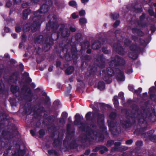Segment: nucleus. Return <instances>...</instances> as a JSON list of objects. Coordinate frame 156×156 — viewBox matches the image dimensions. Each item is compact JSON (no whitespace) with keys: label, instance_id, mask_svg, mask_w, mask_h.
<instances>
[{"label":"nucleus","instance_id":"obj_20","mask_svg":"<svg viewBox=\"0 0 156 156\" xmlns=\"http://www.w3.org/2000/svg\"><path fill=\"white\" fill-rule=\"evenodd\" d=\"M118 97L117 96H115L114 97L113 101L114 105L116 107H117L118 105V102L117 100Z\"/></svg>","mask_w":156,"mask_h":156},{"label":"nucleus","instance_id":"obj_37","mask_svg":"<svg viewBox=\"0 0 156 156\" xmlns=\"http://www.w3.org/2000/svg\"><path fill=\"white\" fill-rule=\"evenodd\" d=\"M142 89L140 87L137 90H136L135 91V92L137 94H139V93H141V92L142 91Z\"/></svg>","mask_w":156,"mask_h":156},{"label":"nucleus","instance_id":"obj_48","mask_svg":"<svg viewBox=\"0 0 156 156\" xmlns=\"http://www.w3.org/2000/svg\"><path fill=\"white\" fill-rule=\"evenodd\" d=\"M114 144L115 147H117L120 145V143L119 142H116Z\"/></svg>","mask_w":156,"mask_h":156},{"label":"nucleus","instance_id":"obj_29","mask_svg":"<svg viewBox=\"0 0 156 156\" xmlns=\"http://www.w3.org/2000/svg\"><path fill=\"white\" fill-rule=\"evenodd\" d=\"M71 88V86L70 84H69V87L67 88L66 92H67V93H69V92L70 91Z\"/></svg>","mask_w":156,"mask_h":156},{"label":"nucleus","instance_id":"obj_51","mask_svg":"<svg viewBox=\"0 0 156 156\" xmlns=\"http://www.w3.org/2000/svg\"><path fill=\"white\" fill-rule=\"evenodd\" d=\"M6 6L8 7H10L11 5V4L10 2H8L6 3Z\"/></svg>","mask_w":156,"mask_h":156},{"label":"nucleus","instance_id":"obj_47","mask_svg":"<svg viewBox=\"0 0 156 156\" xmlns=\"http://www.w3.org/2000/svg\"><path fill=\"white\" fill-rule=\"evenodd\" d=\"M105 65V63L104 62H102V64L101 65V64H100L99 65V66L101 68H103V67H104V66Z\"/></svg>","mask_w":156,"mask_h":156},{"label":"nucleus","instance_id":"obj_59","mask_svg":"<svg viewBox=\"0 0 156 156\" xmlns=\"http://www.w3.org/2000/svg\"><path fill=\"white\" fill-rule=\"evenodd\" d=\"M39 0H32V1L34 2L37 3L38 2Z\"/></svg>","mask_w":156,"mask_h":156},{"label":"nucleus","instance_id":"obj_31","mask_svg":"<svg viewBox=\"0 0 156 156\" xmlns=\"http://www.w3.org/2000/svg\"><path fill=\"white\" fill-rule=\"evenodd\" d=\"M102 50L103 52L106 54H108L110 52V51L108 50L106 48H103L102 49Z\"/></svg>","mask_w":156,"mask_h":156},{"label":"nucleus","instance_id":"obj_58","mask_svg":"<svg viewBox=\"0 0 156 156\" xmlns=\"http://www.w3.org/2000/svg\"><path fill=\"white\" fill-rule=\"evenodd\" d=\"M48 154H50L52 153V151L51 150H48Z\"/></svg>","mask_w":156,"mask_h":156},{"label":"nucleus","instance_id":"obj_33","mask_svg":"<svg viewBox=\"0 0 156 156\" xmlns=\"http://www.w3.org/2000/svg\"><path fill=\"white\" fill-rule=\"evenodd\" d=\"M39 134L41 136H42L45 134L44 131L43 130H41L39 131Z\"/></svg>","mask_w":156,"mask_h":156},{"label":"nucleus","instance_id":"obj_60","mask_svg":"<svg viewBox=\"0 0 156 156\" xmlns=\"http://www.w3.org/2000/svg\"><path fill=\"white\" fill-rule=\"evenodd\" d=\"M24 74L25 76H29L28 74L27 73H24Z\"/></svg>","mask_w":156,"mask_h":156},{"label":"nucleus","instance_id":"obj_3","mask_svg":"<svg viewBox=\"0 0 156 156\" xmlns=\"http://www.w3.org/2000/svg\"><path fill=\"white\" fill-rule=\"evenodd\" d=\"M79 128L82 130L83 131H86V132L87 134V137L90 138L89 136H90V137L91 138H94V135H96L95 134V132H94L91 129L87 127V126L86 125H85V124H82L80 125V126L79 125Z\"/></svg>","mask_w":156,"mask_h":156},{"label":"nucleus","instance_id":"obj_7","mask_svg":"<svg viewBox=\"0 0 156 156\" xmlns=\"http://www.w3.org/2000/svg\"><path fill=\"white\" fill-rule=\"evenodd\" d=\"M117 79L119 81L124 80L125 77L124 76L123 73L120 70H118Z\"/></svg>","mask_w":156,"mask_h":156},{"label":"nucleus","instance_id":"obj_43","mask_svg":"<svg viewBox=\"0 0 156 156\" xmlns=\"http://www.w3.org/2000/svg\"><path fill=\"white\" fill-rule=\"evenodd\" d=\"M124 123H123V126L124 127H126L129 126V124L128 123H126V122H124Z\"/></svg>","mask_w":156,"mask_h":156},{"label":"nucleus","instance_id":"obj_45","mask_svg":"<svg viewBox=\"0 0 156 156\" xmlns=\"http://www.w3.org/2000/svg\"><path fill=\"white\" fill-rule=\"evenodd\" d=\"M90 153V151L89 150H88L85 151L84 153V154L85 155H88Z\"/></svg>","mask_w":156,"mask_h":156},{"label":"nucleus","instance_id":"obj_38","mask_svg":"<svg viewBox=\"0 0 156 156\" xmlns=\"http://www.w3.org/2000/svg\"><path fill=\"white\" fill-rule=\"evenodd\" d=\"M72 17L73 19H75L78 17V16L76 15L75 13H73L72 15Z\"/></svg>","mask_w":156,"mask_h":156},{"label":"nucleus","instance_id":"obj_52","mask_svg":"<svg viewBox=\"0 0 156 156\" xmlns=\"http://www.w3.org/2000/svg\"><path fill=\"white\" fill-rule=\"evenodd\" d=\"M5 31L6 32H8L9 31V29L7 27H5L4 28Z\"/></svg>","mask_w":156,"mask_h":156},{"label":"nucleus","instance_id":"obj_8","mask_svg":"<svg viewBox=\"0 0 156 156\" xmlns=\"http://www.w3.org/2000/svg\"><path fill=\"white\" fill-rule=\"evenodd\" d=\"M58 38V35L54 34L53 36H52L51 37L49 38L50 41L49 42L47 41V43L48 44H53V41L56 40Z\"/></svg>","mask_w":156,"mask_h":156},{"label":"nucleus","instance_id":"obj_23","mask_svg":"<svg viewBox=\"0 0 156 156\" xmlns=\"http://www.w3.org/2000/svg\"><path fill=\"white\" fill-rule=\"evenodd\" d=\"M79 14L80 16H84L85 14V11L83 10H81L79 12Z\"/></svg>","mask_w":156,"mask_h":156},{"label":"nucleus","instance_id":"obj_32","mask_svg":"<svg viewBox=\"0 0 156 156\" xmlns=\"http://www.w3.org/2000/svg\"><path fill=\"white\" fill-rule=\"evenodd\" d=\"M119 23L120 22L119 21H116L113 25V27H116L119 24Z\"/></svg>","mask_w":156,"mask_h":156},{"label":"nucleus","instance_id":"obj_64","mask_svg":"<svg viewBox=\"0 0 156 156\" xmlns=\"http://www.w3.org/2000/svg\"><path fill=\"white\" fill-rule=\"evenodd\" d=\"M100 152H101V154H103V153H104V152L103 151H101H101H100Z\"/></svg>","mask_w":156,"mask_h":156},{"label":"nucleus","instance_id":"obj_53","mask_svg":"<svg viewBox=\"0 0 156 156\" xmlns=\"http://www.w3.org/2000/svg\"><path fill=\"white\" fill-rule=\"evenodd\" d=\"M30 132L31 134V135L32 136H34L35 135V132L34 131L32 130H31L30 131Z\"/></svg>","mask_w":156,"mask_h":156},{"label":"nucleus","instance_id":"obj_63","mask_svg":"<svg viewBox=\"0 0 156 156\" xmlns=\"http://www.w3.org/2000/svg\"><path fill=\"white\" fill-rule=\"evenodd\" d=\"M150 98L152 99H153L152 95H150Z\"/></svg>","mask_w":156,"mask_h":156},{"label":"nucleus","instance_id":"obj_55","mask_svg":"<svg viewBox=\"0 0 156 156\" xmlns=\"http://www.w3.org/2000/svg\"><path fill=\"white\" fill-rule=\"evenodd\" d=\"M154 89V87H152L149 89V91L150 92L152 91Z\"/></svg>","mask_w":156,"mask_h":156},{"label":"nucleus","instance_id":"obj_16","mask_svg":"<svg viewBox=\"0 0 156 156\" xmlns=\"http://www.w3.org/2000/svg\"><path fill=\"white\" fill-rule=\"evenodd\" d=\"M79 23L81 25H83L86 23L87 20L85 18L82 17L79 19Z\"/></svg>","mask_w":156,"mask_h":156},{"label":"nucleus","instance_id":"obj_28","mask_svg":"<svg viewBox=\"0 0 156 156\" xmlns=\"http://www.w3.org/2000/svg\"><path fill=\"white\" fill-rule=\"evenodd\" d=\"M58 24L57 23H55L54 24V25L51 27V28L53 29H56L58 27Z\"/></svg>","mask_w":156,"mask_h":156},{"label":"nucleus","instance_id":"obj_21","mask_svg":"<svg viewBox=\"0 0 156 156\" xmlns=\"http://www.w3.org/2000/svg\"><path fill=\"white\" fill-rule=\"evenodd\" d=\"M119 17V15L118 14H112L111 15V18L114 20L117 19Z\"/></svg>","mask_w":156,"mask_h":156},{"label":"nucleus","instance_id":"obj_62","mask_svg":"<svg viewBox=\"0 0 156 156\" xmlns=\"http://www.w3.org/2000/svg\"><path fill=\"white\" fill-rule=\"evenodd\" d=\"M22 44H20L19 47L20 48H21L22 47Z\"/></svg>","mask_w":156,"mask_h":156},{"label":"nucleus","instance_id":"obj_4","mask_svg":"<svg viewBox=\"0 0 156 156\" xmlns=\"http://www.w3.org/2000/svg\"><path fill=\"white\" fill-rule=\"evenodd\" d=\"M116 116L115 113L112 112L109 116L110 119L108 121L109 129L112 131H113L114 128L115 127V120H114V119Z\"/></svg>","mask_w":156,"mask_h":156},{"label":"nucleus","instance_id":"obj_39","mask_svg":"<svg viewBox=\"0 0 156 156\" xmlns=\"http://www.w3.org/2000/svg\"><path fill=\"white\" fill-rule=\"evenodd\" d=\"M142 142L141 141H138L136 143V144L138 146H141L142 145Z\"/></svg>","mask_w":156,"mask_h":156},{"label":"nucleus","instance_id":"obj_2","mask_svg":"<svg viewBox=\"0 0 156 156\" xmlns=\"http://www.w3.org/2000/svg\"><path fill=\"white\" fill-rule=\"evenodd\" d=\"M124 63V60L118 56H116L115 58H112V61L109 63L110 67L108 68L106 70L108 76L104 77L103 78L104 80L108 83H111L112 80L110 77L113 76L114 74V71L111 67L114 68L118 65H123Z\"/></svg>","mask_w":156,"mask_h":156},{"label":"nucleus","instance_id":"obj_42","mask_svg":"<svg viewBox=\"0 0 156 156\" xmlns=\"http://www.w3.org/2000/svg\"><path fill=\"white\" fill-rule=\"evenodd\" d=\"M130 41L128 39H126V41L125 42V44H126L128 46L129 45V44H130Z\"/></svg>","mask_w":156,"mask_h":156},{"label":"nucleus","instance_id":"obj_19","mask_svg":"<svg viewBox=\"0 0 156 156\" xmlns=\"http://www.w3.org/2000/svg\"><path fill=\"white\" fill-rule=\"evenodd\" d=\"M69 5L70 6H71L73 7H76L77 6V3L74 0H72L70 1L69 2Z\"/></svg>","mask_w":156,"mask_h":156},{"label":"nucleus","instance_id":"obj_46","mask_svg":"<svg viewBox=\"0 0 156 156\" xmlns=\"http://www.w3.org/2000/svg\"><path fill=\"white\" fill-rule=\"evenodd\" d=\"M89 1V0H81V2L82 3L85 4L87 3Z\"/></svg>","mask_w":156,"mask_h":156},{"label":"nucleus","instance_id":"obj_27","mask_svg":"<svg viewBox=\"0 0 156 156\" xmlns=\"http://www.w3.org/2000/svg\"><path fill=\"white\" fill-rule=\"evenodd\" d=\"M123 95L124 94L122 92H120L119 93V96L122 100H124Z\"/></svg>","mask_w":156,"mask_h":156},{"label":"nucleus","instance_id":"obj_13","mask_svg":"<svg viewBox=\"0 0 156 156\" xmlns=\"http://www.w3.org/2000/svg\"><path fill=\"white\" fill-rule=\"evenodd\" d=\"M28 92V96L27 98L29 101H31L32 100L33 94L31 93V91L29 89H28L27 91Z\"/></svg>","mask_w":156,"mask_h":156},{"label":"nucleus","instance_id":"obj_30","mask_svg":"<svg viewBox=\"0 0 156 156\" xmlns=\"http://www.w3.org/2000/svg\"><path fill=\"white\" fill-rule=\"evenodd\" d=\"M130 48L132 51H134L137 50L136 46L134 45L131 46L130 47Z\"/></svg>","mask_w":156,"mask_h":156},{"label":"nucleus","instance_id":"obj_26","mask_svg":"<svg viewBox=\"0 0 156 156\" xmlns=\"http://www.w3.org/2000/svg\"><path fill=\"white\" fill-rule=\"evenodd\" d=\"M133 71L131 67H129L127 69L126 71V73L128 74H129L132 73Z\"/></svg>","mask_w":156,"mask_h":156},{"label":"nucleus","instance_id":"obj_25","mask_svg":"<svg viewBox=\"0 0 156 156\" xmlns=\"http://www.w3.org/2000/svg\"><path fill=\"white\" fill-rule=\"evenodd\" d=\"M91 113L90 112H89L87 113L86 115V118L87 120H89L90 119V116Z\"/></svg>","mask_w":156,"mask_h":156},{"label":"nucleus","instance_id":"obj_50","mask_svg":"<svg viewBox=\"0 0 156 156\" xmlns=\"http://www.w3.org/2000/svg\"><path fill=\"white\" fill-rule=\"evenodd\" d=\"M52 70H53V66H50L48 69V71L49 72H51L52 71Z\"/></svg>","mask_w":156,"mask_h":156},{"label":"nucleus","instance_id":"obj_61","mask_svg":"<svg viewBox=\"0 0 156 156\" xmlns=\"http://www.w3.org/2000/svg\"><path fill=\"white\" fill-rule=\"evenodd\" d=\"M22 37H23V38H22V39H23V38H24V39L25 38V35H24V34H23L22 36Z\"/></svg>","mask_w":156,"mask_h":156},{"label":"nucleus","instance_id":"obj_6","mask_svg":"<svg viewBox=\"0 0 156 156\" xmlns=\"http://www.w3.org/2000/svg\"><path fill=\"white\" fill-rule=\"evenodd\" d=\"M154 132V131L153 130L150 131L147 133H145L141 135L142 137H146L147 134L148 136L151 140L153 142L155 141H156V135H152Z\"/></svg>","mask_w":156,"mask_h":156},{"label":"nucleus","instance_id":"obj_11","mask_svg":"<svg viewBox=\"0 0 156 156\" xmlns=\"http://www.w3.org/2000/svg\"><path fill=\"white\" fill-rule=\"evenodd\" d=\"M43 37L42 35H40L37 37L35 39V42L36 43H40L43 41Z\"/></svg>","mask_w":156,"mask_h":156},{"label":"nucleus","instance_id":"obj_54","mask_svg":"<svg viewBox=\"0 0 156 156\" xmlns=\"http://www.w3.org/2000/svg\"><path fill=\"white\" fill-rule=\"evenodd\" d=\"M51 22H49L48 24L47 25V29H48V27H49L51 26Z\"/></svg>","mask_w":156,"mask_h":156},{"label":"nucleus","instance_id":"obj_49","mask_svg":"<svg viewBox=\"0 0 156 156\" xmlns=\"http://www.w3.org/2000/svg\"><path fill=\"white\" fill-rule=\"evenodd\" d=\"M11 35L14 38H16L17 37V34H12Z\"/></svg>","mask_w":156,"mask_h":156},{"label":"nucleus","instance_id":"obj_56","mask_svg":"<svg viewBox=\"0 0 156 156\" xmlns=\"http://www.w3.org/2000/svg\"><path fill=\"white\" fill-rule=\"evenodd\" d=\"M61 63L59 62H57V66L58 67L60 65Z\"/></svg>","mask_w":156,"mask_h":156},{"label":"nucleus","instance_id":"obj_10","mask_svg":"<svg viewBox=\"0 0 156 156\" xmlns=\"http://www.w3.org/2000/svg\"><path fill=\"white\" fill-rule=\"evenodd\" d=\"M101 47L100 43L98 41H96L93 44L92 47L94 49H98Z\"/></svg>","mask_w":156,"mask_h":156},{"label":"nucleus","instance_id":"obj_1","mask_svg":"<svg viewBox=\"0 0 156 156\" xmlns=\"http://www.w3.org/2000/svg\"><path fill=\"white\" fill-rule=\"evenodd\" d=\"M48 6L46 4L43 5L40 9V11H38L34 13V17H31L30 20L31 22L26 24L24 27L23 30L27 31L30 28L32 30H34L44 20V14L48 12Z\"/></svg>","mask_w":156,"mask_h":156},{"label":"nucleus","instance_id":"obj_15","mask_svg":"<svg viewBox=\"0 0 156 156\" xmlns=\"http://www.w3.org/2000/svg\"><path fill=\"white\" fill-rule=\"evenodd\" d=\"M80 116L78 114H76L75 115V121L74 123L75 125H79V122L80 121Z\"/></svg>","mask_w":156,"mask_h":156},{"label":"nucleus","instance_id":"obj_22","mask_svg":"<svg viewBox=\"0 0 156 156\" xmlns=\"http://www.w3.org/2000/svg\"><path fill=\"white\" fill-rule=\"evenodd\" d=\"M129 56L130 58L133 59H135L136 58V53H133V55H132L131 53V52L129 53Z\"/></svg>","mask_w":156,"mask_h":156},{"label":"nucleus","instance_id":"obj_35","mask_svg":"<svg viewBox=\"0 0 156 156\" xmlns=\"http://www.w3.org/2000/svg\"><path fill=\"white\" fill-rule=\"evenodd\" d=\"M132 143L133 140L131 139L127 140L126 142V143L127 144H131Z\"/></svg>","mask_w":156,"mask_h":156},{"label":"nucleus","instance_id":"obj_57","mask_svg":"<svg viewBox=\"0 0 156 156\" xmlns=\"http://www.w3.org/2000/svg\"><path fill=\"white\" fill-rule=\"evenodd\" d=\"M91 52V50L90 49H88L87 51V53H88L89 54V53H90Z\"/></svg>","mask_w":156,"mask_h":156},{"label":"nucleus","instance_id":"obj_24","mask_svg":"<svg viewBox=\"0 0 156 156\" xmlns=\"http://www.w3.org/2000/svg\"><path fill=\"white\" fill-rule=\"evenodd\" d=\"M114 143V141L113 140L108 141L107 143V146L108 147H110Z\"/></svg>","mask_w":156,"mask_h":156},{"label":"nucleus","instance_id":"obj_34","mask_svg":"<svg viewBox=\"0 0 156 156\" xmlns=\"http://www.w3.org/2000/svg\"><path fill=\"white\" fill-rule=\"evenodd\" d=\"M148 12L150 15L152 16L153 15L154 11L153 9H149L148 10Z\"/></svg>","mask_w":156,"mask_h":156},{"label":"nucleus","instance_id":"obj_9","mask_svg":"<svg viewBox=\"0 0 156 156\" xmlns=\"http://www.w3.org/2000/svg\"><path fill=\"white\" fill-rule=\"evenodd\" d=\"M30 12V10L29 9H26L24 10L23 12V19L24 20L26 19Z\"/></svg>","mask_w":156,"mask_h":156},{"label":"nucleus","instance_id":"obj_5","mask_svg":"<svg viewBox=\"0 0 156 156\" xmlns=\"http://www.w3.org/2000/svg\"><path fill=\"white\" fill-rule=\"evenodd\" d=\"M60 26L62 27V28H60V31L59 34H60L62 37H68L70 35V31L69 30L66 28H64V25H61Z\"/></svg>","mask_w":156,"mask_h":156},{"label":"nucleus","instance_id":"obj_12","mask_svg":"<svg viewBox=\"0 0 156 156\" xmlns=\"http://www.w3.org/2000/svg\"><path fill=\"white\" fill-rule=\"evenodd\" d=\"M74 68L73 67L71 66L68 68L66 71V73L69 75L71 74L74 71Z\"/></svg>","mask_w":156,"mask_h":156},{"label":"nucleus","instance_id":"obj_40","mask_svg":"<svg viewBox=\"0 0 156 156\" xmlns=\"http://www.w3.org/2000/svg\"><path fill=\"white\" fill-rule=\"evenodd\" d=\"M100 118V121L101 122H103V120L104 119V116L103 115H101L100 116V117H98V121H99V118Z\"/></svg>","mask_w":156,"mask_h":156},{"label":"nucleus","instance_id":"obj_18","mask_svg":"<svg viewBox=\"0 0 156 156\" xmlns=\"http://www.w3.org/2000/svg\"><path fill=\"white\" fill-rule=\"evenodd\" d=\"M19 90L18 87L16 85H12L11 88V91L13 93H16Z\"/></svg>","mask_w":156,"mask_h":156},{"label":"nucleus","instance_id":"obj_14","mask_svg":"<svg viewBox=\"0 0 156 156\" xmlns=\"http://www.w3.org/2000/svg\"><path fill=\"white\" fill-rule=\"evenodd\" d=\"M98 88L100 90H102L105 88V84L103 82H100L98 84Z\"/></svg>","mask_w":156,"mask_h":156},{"label":"nucleus","instance_id":"obj_41","mask_svg":"<svg viewBox=\"0 0 156 156\" xmlns=\"http://www.w3.org/2000/svg\"><path fill=\"white\" fill-rule=\"evenodd\" d=\"M28 6V4L27 3H24L23 4H22V6L23 8H27V7Z\"/></svg>","mask_w":156,"mask_h":156},{"label":"nucleus","instance_id":"obj_17","mask_svg":"<svg viewBox=\"0 0 156 156\" xmlns=\"http://www.w3.org/2000/svg\"><path fill=\"white\" fill-rule=\"evenodd\" d=\"M114 48L115 51L119 54L122 55L123 54V53L122 52L123 48L121 47L120 46L118 48L116 47H115V46H114Z\"/></svg>","mask_w":156,"mask_h":156},{"label":"nucleus","instance_id":"obj_44","mask_svg":"<svg viewBox=\"0 0 156 156\" xmlns=\"http://www.w3.org/2000/svg\"><path fill=\"white\" fill-rule=\"evenodd\" d=\"M70 30L71 31L73 32H74L76 31L75 28L72 27H70Z\"/></svg>","mask_w":156,"mask_h":156},{"label":"nucleus","instance_id":"obj_36","mask_svg":"<svg viewBox=\"0 0 156 156\" xmlns=\"http://www.w3.org/2000/svg\"><path fill=\"white\" fill-rule=\"evenodd\" d=\"M16 30L17 32H20L21 31V28L19 26L16 27Z\"/></svg>","mask_w":156,"mask_h":156}]
</instances>
